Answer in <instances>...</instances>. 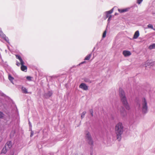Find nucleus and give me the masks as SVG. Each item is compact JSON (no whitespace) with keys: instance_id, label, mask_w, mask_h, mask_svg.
Wrapping results in <instances>:
<instances>
[{"instance_id":"nucleus-37","label":"nucleus","mask_w":155,"mask_h":155,"mask_svg":"<svg viewBox=\"0 0 155 155\" xmlns=\"http://www.w3.org/2000/svg\"><path fill=\"white\" fill-rule=\"evenodd\" d=\"M153 30H154L155 31V28H153Z\"/></svg>"},{"instance_id":"nucleus-22","label":"nucleus","mask_w":155,"mask_h":155,"mask_svg":"<svg viewBox=\"0 0 155 155\" xmlns=\"http://www.w3.org/2000/svg\"><path fill=\"white\" fill-rule=\"evenodd\" d=\"M0 96H2V97H8V96H7L6 95L2 93V91H0Z\"/></svg>"},{"instance_id":"nucleus-7","label":"nucleus","mask_w":155,"mask_h":155,"mask_svg":"<svg viewBox=\"0 0 155 155\" xmlns=\"http://www.w3.org/2000/svg\"><path fill=\"white\" fill-rule=\"evenodd\" d=\"M79 87L82 89L86 91L88 89V87L84 83H82L79 86Z\"/></svg>"},{"instance_id":"nucleus-29","label":"nucleus","mask_w":155,"mask_h":155,"mask_svg":"<svg viewBox=\"0 0 155 155\" xmlns=\"http://www.w3.org/2000/svg\"><path fill=\"white\" fill-rule=\"evenodd\" d=\"M106 31H105L103 33L102 37L103 38H104L106 36Z\"/></svg>"},{"instance_id":"nucleus-30","label":"nucleus","mask_w":155,"mask_h":155,"mask_svg":"<svg viewBox=\"0 0 155 155\" xmlns=\"http://www.w3.org/2000/svg\"><path fill=\"white\" fill-rule=\"evenodd\" d=\"M143 0H137V3L138 4H140L142 2Z\"/></svg>"},{"instance_id":"nucleus-10","label":"nucleus","mask_w":155,"mask_h":155,"mask_svg":"<svg viewBox=\"0 0 155 155\" xmlns=\"http://www.w3.org/2000/svg\"><path fill=\"white\" fill-rule=\"evenodd\" d=\"M139 32L138 31H137L135 33L134 35L133 38L134 39H137L139 36Z\"/></svg>"},{"instance_id":"nucleus-21","label":"nucleus","mask_w":155,"mask_h":155,"mask_svg":"<svg viewBox=\"0 0 155 155\" xmlns=\"http://www.w3.org/2000/svg\"><path fill=\"white\" fill-rule=\"evenodd\" d=\"M91 56V54H89L88 55H87L85 58L84 59V60H89Z\"/></svg>"},{"instance_id":"nucleus-14","label":"nucleus","mask_w":155,"mask_h":155,"mask_svg":"<svg viewBox=\"0 0 155 155\" xmlns=\"http://www.w3.org/2000/svg\"><path fill=\"white\" fill-rule=\"evenodd\" d=\"M53 94L52 91H49L46 94V96L48 97H50L52 96Z\"/></svg>"},{"instance_id":"nucleus-38","label":"nucleus","mask_w":155,"mask_h":155,"mask_svg":"<svg viewBox=\"0 0 155 155\" xmlns=\"http://www.w3.org/2000/svg\"><path fill=\"white\" fill-rule=\"evenodd\" d=\"M117 15V13H115V15Z\"/></svg>"},{"instance_id":"nucleus-34","label":"nucleus","mask_w":155,"mask_h":155,"mask_svg":"<svg viewBox=\"0 0 155 155\" xmlns=\"http://www.w3.org/2000/svg\"><path fill=\"white\" fill-rule=\"evenodd\" d=\"M29 126L30 127H31V123H30V122L29 121Z\"/></svg>"},{"instance_id":"nucleus-26","label":"nucleus","mask_w":155,"mask_h":155,"mask_svg":"<svg viewBox=\"0 0 155 155\" xmlns=\"http://www.w3.org/2000/svg\"><path fill=\"white\" fill-rule=\"evenodd\" d=\"M4 116V114L2 112H0V118H3Z\"/></svg>"},{"instance_id":"nucleus-40","label":"nucleus","mask_w":155,"mask_h":155,"mask_svg":"<svg viewBox=\"0 0 155 155\" xmlns=\"http://www.w3.org/2000/svg\"><path fill=\"white\" fill-rule=\"evenodd\" d=\"M12 155H14V154H13Z\"/></svg>"},{"instance_id":"nucleus-8","label":"nucleus","mask_w":155,"mask_h":155,"mask_svg":"<svg viewBox=\"0 0 155 155\" xmlns=\"http://www.w3.org/2000/svg\"><path fill=\"white\" fill-rule=\"evenodd\" d=\"M119 94L120 95V97H126V95L124 91L121 88H120L119 89Z\"/></svg>"},{"instance_id":"nucleus-2","label":"nucleus","mask_w":155,"mask_h":155,"mask_svg":"<svg viewBox=\"0 0 155 155\" xmlns=\"http://www.w3.org/2000/svg\"><path fill=\"white\" fill-rule=\"evenodd\" d=\"M16 58L17 59L19 60L21 63V70L24 72H26L27 70V67L24 65L25 63L23 61L20 56L18 55H16Z\"/></svg>"},{"instance_id":"nucleus-23","label":"nucleus","mask_w":155,"mask_h":155,"mask_svg":"<svg viewBox=\"0 0 155 155\" xmlns=\"http://www.w3.org/2000/svg\"><path fill=\"white\" fill-rule=\"evenodd\" d=\"M86 113V111H84L82 112L81 116L82 119L84 117Z\"/></svg>"},{"instance_id":"nucleus-16","label":"nucleus","mask_w":155,"mask_h":155,"mask_svg":"<svg viewBox=\"0 0 155 155\" xmlns=\"http://www.w3.org/2000/svg\"><path fill=\"white\" fill-rule=\"evenodd\" d=\"M128 9L127 8L124 9H118V11L120 13H123L124 12H126L127 11Z\"/></svg>"},{"instance_id":"nucleus-32","label":"nucleus","mask_w":155,"mask_h":155,"mask_svg":"<svg viewBox=\"0 0 155 155\" xmlns=\"http://www.w3.org/2000/svg\"><path fill=\"white\" fill-rule=\"evenodd\" d=\"M16 64L18 66H20V64H21V63L20 62V63L18 62V61H17Z\"/></svg>"},{"instance_id":"nucleus-28","label":"nucleus","mask_w":155,"mask_h":155,"mask_svg":"<svg viewBox=\"0 0 155 155\" xmlns=\"http://www.w3.org/2000/svg\"><path fill=\"white\" fill-rule=\"evenodd\" d=\"M4 33L2 31V30L1 28H0V36L1 37L2 35H4Z\"/></svg>"},{"instance_id":"nucleus-6","label":"nucleus","mask_w":155,"mask_h":155,"mask_svg":"<svg viewBox=\"0 0 155 155\" xmlns=\"http://www.w3.org/2000/svg\"><path fill=\"white\" fill-rule=\"evenodd\" d=\"M121 100L125 108L127 110H129L130 109V107L127 102L126 97H122Z\"/></svg>"},{"instance_id":"nucleus-18","label":"nucleus","mask_w":155,"mask_h":155,"mask_svg":"<svg viewBox=\"0 0 155 155\" xmlns=\"http://www.w3.org/2000/svg\"><path fill=\"white\" fill-rule=\"evenodd\" d=\"M150 49H155V44H153L150 45L148 48Z\"/></svg>"},{"instance_id":"nucleus-27","label":"nucleus","mask_w":155,"mask_h":155,"mask_svg":"<svg viewBox=\"0 0 155 155\" xmlns=\"http://www.w3.org/2000/svg\"><path fill=\"white\" fill-rule=\"evenodd\" d=\"M89 112H90L91 114V115L92 116H93V111L92 109H90L89 110Z\"/></svg>"},{"instance_id":"nucleus-11","label":"nucleus","mask_w":155,"mask_h":155,"mask_svg":"<svg viewBox=\"0 0 155 155\" xmlns=\"http://www.w3.org/2000/svg\"><path fill=\"white\" fill-rule=\"evenodd\" d=\"M121 114L122 116L124 117L126 114L125 109L123 107H121V110H120Z\"/></svg>"},{"instance_id":"nucleus-33","label":"nucleus","mask_w":155,"mask_h":155,"mask_svg":"<svg viewBox=\"0 0 155 155\" xmlns=\"http://www.w3.org/2000/svg\"><path fill=\"white\" fill-rule=\"evenodd\" d=\"M33 135V133L32 131H31L30 135V137H32Z\"/></svg>"},{"instance_id":"nucleus-1","label":"nucleus","mask_w":155,"mask_h":155,"mask_svg":"<svg viewBox=\"0 0 155 155\" xmlns=\"http://www.w3.org/2000/svg\"><path fill=\"white\" fill-rule=\"evenodd\" d=\"M115 133L117 135V139L120 141L121 138V135L124 131V127L121 123L117 124L115 127Z\"/></svg>"},{"instance_id":"nucleus-12","label":"nucleus","mask_w":155,"mask_h":155,"mask_svg":"<svg viewBox=\"0 0 155 155\" xmlns=\"http://www.w3.org/2000/svg\"><path fill=\"white\" fill-rule=\"evenodd\" d=\"M1 37L5 40L7 43H9L8 38L5 34H4Z\"/></svg>"},{"instance_id":"nucleus-25","label":"nucleus","mask_w":155,"mask_h":155,"mask_svg":"<svg viewBox=\"0 0 155 155\" xmlns=\"http://www.w3.org/2000/svg\"><path fill=\"white\" fill-rule=\"evenodd\" d=\"M31 78H32L30 76H27L26 77L27 79L30 81H31Z\"/></svg>"},{"instance_id":"nucleus-9","label":"nucleus","mask_w":155,"mask_h":155,"mask_svg":"<svg viewBox=\"0 0 155 155\" xmlns=\"http://www.w3.org/2000/svg\"><path fill=\"white\" fill-rule=\"evenodd\" d=\"M123 53L125 57L129 56L131 54V53L130 51H123Z\"/></svg>"},{"instance_id":"nucleus-13","label":"nucleus","mask_w":155,"mask_h":155,"mask_svg":"<svg viewBox=\"0 0 155 155\" xmlns=\"http://www.w3.org/2000/svg\"><path fill=\"white\" fill-rule=\"evenodd\" d=\"M12 143L11 141H8L6 144L5 146H7L9 148H11L12 147Z\"/></svg>"},{"instance_id":"nucleus-39","label":"nucleus","mask_w":155,"mask_h":155,"mask_svg":"<svg viewBox=\"0 0 155 155\" xmlns=\"http://www.w3.org/2000/svg\"><path fill=\"white\" fill-rule=\"evenodd\" d=\"M95 48H94V50H93V51H94V50L95 49Z\"/></svg>"},{"instance_id":"nucleus-36","label":"nucleus","mask_w":155,"mask_h":155,"mask_svg":"<svg viewBox=\"0 0 155 155\" xmlns=\"http://www.w3.org/2000/svg\"><path fill=\"white\" fill-rule=\"evenodd\" d=\"M84 62H85V61H84V62H82L81 63H82V64H83V63H84Z\"/></svg>"},{"instance_id":"nucleus-24","label":"nucleus","mask_w":155,"mask_h":155,"mask_svg":"<svg viewBox=\"0 0 155 155\" xmlns=\"http://www.w3.org/2000/svg\"><path fill=\"white\" fill-rule=\"evenodd\" d=\"M147 27L148 28H150L152 29H153V26L151 24H149L148 25Z\"/></svg>"},{"instance_id":"nucleus-15","label":"nucleus","mask_w":155,"mask_h":155,"mask_svg":"<svg viewBox=\"0 0 155 155\" xmlns=\"http://www.w3.org/2000/svg\"><path fill=\"white\" fill-rule=\"evenodd\" d=\"M8 78L9 81H11V82L13 83V80L14 79V78L13 77H12L10 74H8Z\"/></svg>"},{"instance_id":"nucleus-31","label":"nucleus","mask_w":155,"mask_h":155,"mask_svg":"<svg viewBox=\"0 0 155 155\" xmlns=\"http://www.w3.org/2000/svg\"><path fill=\"white\" fill-rule=\"evenodd\" d=\"M84 81L86 82H89V83L91 82V81L90 80H89L87 79H85Z\"/></svg>"},{"instance_id":"nucleus-4","label":"nucleus","mask_w":155,"mask_h":155,"mask_svg":"<svg viewBox=\"0 0 155 155\" xmlns=\"http://www.w3.org/2000/svg\"><path fill=\"white\" fill-rule=\"evenodd\" d=\"M113 9L114 8H113L110 10L106 12L105 13V14L106 16H105V17H104V18L105 19H106L108 17V20H107V21L108 22H109V21H110V20L111 18L112 17V15H110V14L113 12Z\"/></svg>"},{"instance_id":"nucleus-17","label":"nucleus","mask_w":155,"mask_h":155,"mask_svg":"<svg viewBox=\"0 0 155 155\" xmlns=\"http://www.w3.org/2000/svg\"><path fill=\"white\" fill-rule=\"evenodd\" d=\"M153 63L152 62L147 61L146 63V66H152L153 65Z\"/></svg>"},{"instance_id":"nucleus-19","label":"nucleus","mask_w":155,"mask_h":155,"mask_svg":"<svg viewBox=\"0 0 155 155\" xmlns=\"http://www.w3.org/2000/svg\"><path fill=\"white\" fill-rule=\"evenodd\" d=\"M7 152V150L6 149V146H5L2 149V153H4V154H5Z\"/></svg>"},{"instance_id":"nucleus-20","label":"nucleus","mask_w":155,"mask_h":155,"mask_svg":"<svg viewBox=\"0 0 155 155\" xmlns=\"http://www.w3.org/2000/svg\"><path fill=\"white\" fill-rule=\"evenodd\" d=\"M21 90L22 92L24 93H27V91L26 88L24 87H22L21 88Z\"/></svg>"},{"instance_id":"nucleus-35","label":"nucleus","mask_w":155,"mask_h":155,"mask_svg":"<svg viewBox=\"0 0 155 155\" xmlns=\"http://www.w3.org/2000/svg\"><path fill=\"white\" fill-rule=\"evenodd\" d=\"M90 155H92V152H91Z\"/></svg>"},{"instance_id":"nucleus-3","label":"nucleus","mask_w":155,"mask_h":155,"mask_svg":"<svg viewBox=\"0 0 155 155\" xmlns=\"http://www.w3.org/2000/svg\"><path fill=\"white\" fill-rule=\"evenodd\" d=\"M142 111L143 113L146 114L147 112V103L144 97L142 100Z\"/></svg>"},{"instance_id":"nucleus-5","label":"nucleus","mask_w":155,"mask_h":155,"mask_svg":"<svg viewBox=\"0 0 155 155\" xmlns=\"http://www.w3.org/2000/svg\"><path fill=\"white\" fill-rule=\"evenodd\" d=\"M86 138L88 144L91 145H92L93 144V141L91 138V134L89 133L88 132L86 134Z\"/></svg>"}]
</instances>
